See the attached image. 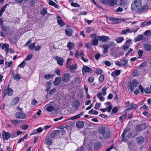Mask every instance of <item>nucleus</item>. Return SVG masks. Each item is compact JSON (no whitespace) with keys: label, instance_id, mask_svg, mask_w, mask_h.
I'll use <instances>...</instances> for the list:
<instances>
[{"label":"nucleus","instance_id":"obj_1","mask_svg":"<svg viewBox=\"0 0 151 151\" xmlns=\"http://www.w3.org/2000/svg\"><path fill=\"white\" fill-rule=\"evenodd\" d=\"M98 129L100 137L101 139H102L103 138L105 139L110 137V131L109 128L100 127Z\"/></svg>","mask_w":151,"mask_h":151},{"label":"nucleus","instance_id":"obj_2","mask_svg":"<svg viewBox=\"0 0 151 151\" xmlns=\"http://www.w3.org/2000/svg\"><path fill=\"white\" fill-rule=\"evenodd\" d=\"M132 133L130 132V129L128 128L124 129L122 135V140L126 142L127 138L130 137Z\"/></svg>","mask_w":151,"mask_h":151},{"label":"nucleus","instance_id":"obj_3","mask_svg":"<svg viewBox=\"0 0 151 151\" xmlns=\"http://www.w3.org/2000/svg\"><path fill=\"white\" fill-rule=\"evenodd\" d=\"M142 1L141 0H135L132 2L131 5V10L132 11H134L139 7L142 5Z\"/></svg>","mask_w":151,"mask_h":151},{"label":"nucleus","instance_id":"obj_4","mask_svg":"<svg viewBox=\"0 0 151 151\" xmlns=\"http://www.w3.org/2000/svg\"><path fill=\"white\" fill-rule=\"evenodd\" d=\"M13 93V90L10 88L9 86L6 85L5 87L4 91V94L3 96L4 97L7 95L8 96H10L12 95Z\"/></svg>","mask_w":151,"mask_h":151},{"label":"nucleus","instance_id":"obj_5","mask_svg":"<svg viewBox=\"0 0 151 151\" xmlns=\"http://www.w3.org/2000/svg\"><path fill=\"white\" fill-rule=\"evenodd\" d=\"M15 116L17 118L20 119H24L27 116L25 114L23 113L22 112H18L16 113Z\"/></svg>","mask_w":151,"mask_h":151},{"label":"nucleus","instance_id":"obj_6","mask_svg":"<svg viewBox=\"0 0 151 151\" xmlns=\"http://www.w3.org/2000/svg\"><path fill=\"white\" fill-rule=\"evenodd\" d=\"M148 8L149 6L147 5H143L140 8L137 10V12L141 14L147 11Z\"/></svg>","mask_w":151,"mask_h":151},{"label":"nucleus","instance_id":"obj_7","mask_svg":"<svg viewBox=\"0 0 151 151\" xmlns=\"http://www.w3.org/2000/svg\"><path fill=\"white\" fill-rule=\"evenodd\" d=\"M109 20L113 24H117L120 22L121 20L119 18L115 17H110L109 18Z\"/></svg>","mask_w":151,"mask_h":151},{"label":"nucleus","instance_id":"obj_8","mask_svg":"<svg viewBox=\"0 0 151 151\" xmlns=\"http://www.w3.org/2000/svg\"><path fill=\"white\" fill-rule=\"evenodd\" d=\"M129 104L130 102L129 101L125 103L126 105H127V109L129 110L135 109L137 107V104Z\"/></svg>","mask_w":151,"mask_h":151},{"label":"nucleus","instance_id":"obj_9","mask_svg":"<svg viewBox=\"0 0 151 151\" xmlns=\"http://www.w3.org/2000/svg\"><path fill=\"white\" fill-rule=\"evenodd\" d=\"M70 76L68 73H64L62 77L63 81L65 82H68L70 80Z\"/></svg>","mask_w":151,"mask_h":151},{"label":"nucleus","instance_id":"obj_10","mask_svg":"<svg viewBox=\"0 0 151 151\" xmlns=\"http://www.w3.org/2000/svg\"><path fill=\"white\" fill-rule=\"evenodd\" d=\"M80 55L81 56V59L85 62H86L88 61V60L84 58V54L83 51H81L79 53H76L75 54V56L77 58H78Z\"/></svg>","mask_w":151,"mask_h":151},{"label":"nucleus","instance_id":"obj_11","mask_svg":"<svg viewBox=\"0 0 151 151\" xmlns=\"http://www.w3.org/2000/svg\"><path fill=\"white\" fill-rule=\"evenodd\" d=\"M55 59L57 60V63L59 65H63V59L62 58L58 56H56L55 57Z\"/></svg>","mask_w":151,"mask_h":151},{"label":"nucleus","instance_id":"obj_12","mask_svg":"<svg viewBox=\"0 0 151 151\" xmlns=\"http://www.w3.org/2000/svg\"><path fill=\"white\" fill-rule=\"evenodd\" d=\"M145 40V38L142 35L140 34L139 35L135 37L134 39V42H137L141 40Z\"/></svg>","mask_w":151,"mask_h":151},{"label":"nucleus","instance_id":"obj_13","mask_svg":"<svg viewBox=\"0 0 151 151\" xmlns=\"http://www.w3.org/2000/svg\"><path fill=\"white\" fill-rule=\"evenodd\" d=\"M2 136L4 140H8L10 137V134L9 132L4 131L2 134Z\"/></svg>","mask_w":151,"mask_h":151},{"label":"nucleus","instance_id":"obj_14","mask_svg":"<svg viewBox=\"0 0 151 151\" xmlns=\"http://www.w3.org/2000/svg\"><path fill=\"white\" fill-rule=\"evenodd\" d=\"M19 100V98L18 97H15L11 101L10 104L12 106H14L16 105L18 103Z\"/></svg>","mask_w":151,"mask_h":151},{"label":"nucleus","instance_id":"obj_15","mask_svg":"<svg viewBox=\"0 0 151 151\" xmlns=\"http://www.w3.org/2000/svg\"><path fill=\"white\" fill-rule=\"evenodd\" d=\"M57 18L58 19L57 22L58 25H59L60 27H63L64 26L65 24L63 21L62 18L60 16H58Z\"/></svg>","mask_w":151,"mask_h":151},{"label":"nucleus","instance_id":"obj_16","mask_svg":"<svg viewBox=\"0 0 151 151\" xmlns=\"http://www.w3.org/2000/svg\"><path fill=\"white\" fill-rule=\"evenodd\" d=\"M121 71V70H116L111 73V75L114 78H116L115 76L119 75L120 74Z\"/></svg>","mask_w":151,"mask_h":151},{"label":"nucleus","instance_id":"obj_17","mask_svg":"<svg viewBox=\"0 0 151 151\" xmlns=\"http://www.w3.org/2000/svg\"><path fill=\"white\" fill-rule=\"evenodd\" d=\"M76 126L77 128H82L84 126V122L82 121H78L76 123Z\"/></svg>","mask_w":151,"mask_h":151},{"label":"nucleus","instance_id":"obj_18","mask_svg":"<svg viewBox=\"0 0 151 151\" xmlns=\"http://www.w3.org/2000/svg\"><path fill=\"white\" fill-rule=\"evenodd\" d=\"M97 37H99V41H101L104 42H106L108 39V37L105 36H97Z\"/></svg>","mask_w":151,"mask_h":151},{"label":"nucleus","instance_id":"obj_19","mask_svg":"<svg viewBox=\"0 0 151 151\" xmlns=\"http://www.w3.org/2000/svg\"><path fill=\"white\" fill-rule=\"evenodd\" d=\"M116 0H108L107 3L109 6L113 7L116 4Z\"/></svg>","mask_w":151,"mask_h":151},{"label":"nucleus","instance_id":"obj_20","mask_svg":"<svg viewBox=\"0 0 151 151\" xmlns=\"http://www.w3.org/2000/svg\"><path fill=\"white\" fill-rule=\"evenodd\" d=\"M92 69L88 67H83L82 69V72L83 74L89 72Z\"/></svg>","mask_w":151,"mask_h":151},{"label":"nucleus","instance_id":"obj_21","mask_svg":"<svg viewBox=\"0 0 151 151\" xmlns=\"http://www.w3.org/2000/svg\"><path fill=\"white\" fill-rule=\"evenodd\" d=\"M61 81L60 77H56L54 82V85L55 86H58Z\"/></svg>","mask_w":151,"mask_h":151},{"label":"nucleus","instance_id":"obj_22","mask_svg":"<svg viewBox=\"0 0 151 151\" xmlns=\"http://www.w3.org/2000/svg\"><path fill=\"white\" fill-rule=\"evenodd\" d=\"M145 49L147 51H150L151 50V45L149 43H145L143 45Z\"/></svg>","mask_w":151,"mask_h":151},{"label":"nucleus","instance_id":"obj_23","mask_svg":"<svg viewBox=\"0 0 151 151\" xmlns=\"http://www.w3.org/2000/svg\"><path fill=\"white\" fill-rule=\"evenodd\" d=\"M65 32L67 35L70 36L72 35L73 32V30L70 28H68L65 30Z\"/></svg>","mask_w":151,"mask_h":151},{"label":"nucleus","instance_id":"obj_24","mask_svg":"<svg viewBox=\"0 0 151 151\" xmlns=\"http://www.w3.org/2000/svg\"><path fill=\"white\" fill-rule=\"evenodd\" d=\"M60 132L59 130H55L52 132L50 134V137L51 138H54L56 136L57 133H59Z\"/></svg>","mask_w":151,"mask_h":151},{"label":"nucleus","instance_id":"obj_25","mask_svg":"<svg viewBox=\"0 0 151 151\" xmlns=\"http://www.w3.org/2000/svg\"><path fill=\"white\" fill-rule=\"evenodd\" d=\"M137 143L141 145L144 142V139L142 137H139L137 138Z\"/></svg>","mask_w":151,"mask_h":151},{"label":"nucleus","instance_id":"obj_26","mask_svg":"<svg viewBox=\"0 0 151 151\" xmlns=\"http://www.w3.org/2000/svg\"><path fill=\"white\" fill-rule=\"evenodd\" d=\"M67 47L70 50H71L74 47V44L73 42L69 41L68 43Z\"/></svg>","mask_w":151,"mask_h":151},{"label":"nucleus","instance_id":"obj_27","mask_svg":"<svg viewBox=\"0 0 151 151\" xmlns=\"http://www.w3.org/2000/svg\"><path fill=\"white\" fill-rule=\"evenodd\" d=\"M100 91H98L97 93V97L99 99L100 101H103L104 100V98L103 97Z\"/></svg>","mask_w":151,"mask_h":151},{"label":"nucleus","instance_id":"obj_28","mask_svg":"<svg viewBox=\"0 0 151 151\" xmlns=\"http://www.w3.org/2000/svg\"><path fill=\"white\" fill-rule=\"evenodd\" d=\"M48 4L49 5L53 6L56 8L58 9H59V8L58 5L55 2L51 0H50L49 1Z\"/></svg>","mask_w":151,"mask_h":151},{"label":"nucleus","instance_id":"obj_29","mask_svg":"<svg viewBox=\"0 0 151 151\" xmlns=\"http://www.w3.org/2000/svg\"><path fill=\"white\" fill-rule=\"evenodd\" d=\"M13 79L16 80L17 81H18L21 78L19 75L17 74H15L13 75Z\"/></svg>","mask_w":151,"mask_h":151},{"label":"nucleus","instance_id":"obj_30","mask_svg":"<svg viewBox=\"0 0 151 151\" xmlns=\"http://www.w3.org/2000/svg\"><path fill=\"white\" fill-rule=\"evenodd\" d=\"M98 40H99V37H97L95 38V39H93L92 44L94 46L97 45L99 42Z\"/></svg>","mask_w":151,"mask_h":151},{"label":"nucleus","instance_id":"obj_31","mask_svg":"<svg viewBox=\"0 0 151 151\" xmlns=\"http://www.w3.org/2000/svg\"><path fill=\"white\" fill-rule=\"evenodd\" d=\"M127 0H119V5L122 7H124L126 5Z\"/></svg>","mask_w":151,"mask_h":151},{"label":"nucleus","instance_id":"obj_32","mask_svg":"<svg viewBox=\"0 0 151 151\" xmlns=\"http://www.w3.org/2000/svg\"><path fill=\"white\" fill-rule=\"evenodd\" d=\"M124 40L123 37H119L115 39V41L118 43L121 42Z\"/></svg>","mask_w":151,"mask_h":151},{"label":"nucleus","instance_id":"obj_33","mask_svg":"<svg viewBox=\"0 0 151 151\" xmlns=\"http://www.w3.org/2000/svg\"><path fill=\"white\" fill-rule=\"evenodd\" d=\"M88 114L94 115H97L98 114V112L92 109L89 111Z\"/></svg>","mask_w":151,"mask_h":151},{"label":"nucleus","instance_id":"obj_34","mask_svg":"<svg viewBox=\"0 0 151 151\" xmlns=\"http://www.w3.org/2000/svg\"><path fill=\"white\" fill-rule=\"evenodd\" d=\"M107 88H106L105 87L103 88L101 90V94L103 96H105L106 94V90Z\"/></svg>","mask_w":151,"mask_h":151},{"label":"nucleus","instance_id":"obj_35","mask_svg":"<svg viewBox=\"0 0 151 151\" xmlns=\"http://www.w3.org/2000/svg\"><path fill=\"white\" fill-rule=\"evenodd\" d=\"M138 82L137 80H133L132 81V84L134 87H137L138 86Z\"/></svg>","mask_w":151,"mask_h":151},{"label":"nucleus","instance_id":"obj_36","mask_svg":"<svg viewBox=\"0 0 151 151\" xmlns=\"http://www.w3.org/2000/svg\"><path fill=\"white\" fill-rule=\"evenodd\" d=\"M9 44L4 43L2 46L1 48L3 50H4V48H5L6 50H9Z\"/></svg>","mask_w":151,"mask_h":151},{"label":"nucleus","instance_id":"obj_37","mask_svg":"<svg viewBox=\"0 0 151 151\" xmlns=\"http://www.w3.org/2000/svg\"><path fill=\"white\" fill-rule=\"evenodd\" d=\"M102 47L104 49V50L103 51V52L106 53L108 52V48L109 46L107 45H103Z\"/></svg>","mask_w":151,"mask_h":151},{"label":"nucleus","instance_id":"obj_38","mask_svg":"<svg viewBox=\"0 0 151 151\" xmlns=\"http://www.w3.org/2000/svg\"><path fill=\"white\" fill-rule=\"evenodd\" d=\"M47 13V9L45 8H44L40 12V14L43 16L45 15Z\"/></svg>","mask_w":151,"mask_h":151},{"label":"nucleus","instance_id":"obj_39","mask_svg":"<svg viewBox=\"0 0 151 151\" xmlns=\"http://www.w3.org/2000/svg\"><path fill=\"white\" fill-rule=\"evenodd\" d=\"M53 76V75L50 74H46L44 76V78L48 80L50 79Z\"/></svg>","mask_w":151,"mask_h":151},{"label":"nucleus","instance_id":"obj_40","mask_svg":"<svg viewBox=\"0 0 151 151\" xmlns=\"http://www.w3.org/2000/svg\"><path fill=\"white\" fill-rule=\"evenodd\" d=\"M74 106L75 107H78L80 104V101L79 100H76L74 102Z\"/></svg>","mask_w":151,"mask_h":151},{"label":"nucleus","instance_id":"obj_41","mask_svg":"<svg viewBox=\"0 0 151 151\" xmlns=\"http://www.w3.org/2000/svg\"><path fill=\"white\" fill-rule=\"evenodd\" d=\"M127 115L126 114L122 116H121L119 117V120L120 121H123L125 120L126 119Z\"/></svg>","mask_w":151,"mask_h":151},{"label":"nucleus","instance_id":"obj_42","mask_svg":"<svg viewBox=\"0 0 151 151\" xmlns=\"http://www.w3.org/2000/svg\"><path fill=\"white\" fill-rule=\"evenodd\" d=\"M85 46L87 49H91L92 47V44L89 42H87L85 44Z\"/></svg>","mask_w":151,"mask_h":151},{"label":"nucleus","instance_id":"obj_43","mask_svg":"<svg viewBox=\"0 0 151 151\" xmlns=\"http://www.w3.org/2000/svg\"><path fill=\"white\" fill-rule=\"evenodd\" d=\"M35 43H33L30 44L29 46V48L31 50H33L35 49Z\"/></svg>","mask_w":151,"mask_h":151},{"label":"nucleus","instance_id":"obj_44","mask_svg":"<svg viewBox=\"0 0 151 151\" xmlns=\"http://www.w3.org/2000/svg\"><path fill=\"white\" fill-rule=\"evenodd\" d=\"M46 109L48 111L51 112L54 109V108L52 106H49L47 107Z\"/></svg>","mask_w":151,"mask_h":151},{"label":"nucleus","instance_id":"obj_45","mask_svg":"<svg viewBox=\"0 0 151 151\" xmlns=\"http://www.w3.org/2000/svg\"><path fill=\"white\" fill-rule=\"evenodd\" d=\"M129 45H126L124 44L123 46V50L125 51H126L128 49Z\"/></svg>","mask_w":151,"mask_h":151},{"label":"nucleus","instance_id":"obj_46","mask_svg":"<svg viewBox=\"0 0 151 151\" xmlns=\"http://www.w3.org/2000/svg\"><path fill=\"white\" fill-rule=\"evenodd\" d=\"M144 91L146 93L149 94L151 93V89L149 88H147L145 89Z\"/></svg>","mask_w":151,"mask_h":151},{"label":"nucleus","instance_id":"obj_47","mask_svg":"<svg viewBox=\"0 0 151 151\" xmlns=\"http://www.w3.org/2000/svg\"><path fill=\"white\" fill-rule=\"evenodd\" d=\"M11 122L15 126L17 125L19 122L18 120L14 119L12 120L11 121Z\"/></svg>","mask_w":151,"mask_h":151},{"label":"nucleus","instance_id":"obj_48","mask_svg":"<svg viewBox=\"0 0 151 151\" xmlns=\"http://www.w3.org/2000/svg\"><path fill=\"white\" fill-rule=\"evenodd\" d=\"M6 9L5 6H3L0 10V17H1L3 13L4 12Z\"/></svg>","mask_w":151,"mask_h":151},{"label":"nucleus","instance_id":"obj_49","mask_svg":"<svg viewBox=\"0 0 151 151\" xmlns=\"http://www.w3.org/2000/svg\"><path fill=\"white\" fill-rule=\"evenodd\" d=\"M128 62V61L127 60H125L123 59L122 61V63H121V65L123 66H125Z\"/></svg>","mask_w":151,"mask_h":151},{"label":"nucleus","instance_id":"obj_50","mask_svg":"<svg viewBox=\"0 0 151 151\" xmlns=\"http://www.w3.org/2000/svg\"><path fill=\"white\" fill-rule=\"evenodd\" d=\"M46 143L48 145H51L52 142L49 138L47 139L46 140Z\"/></svg>","mask_w":151,"mask_h":151},{"label":"nucleus","instance_id":"obj_51","mask_svg":"<svg viewBox=\"0 0 151 151\" xmlns=\"http://www.w3.org/2000/svg\"><path fill=\"white\" fill-rule=\"evenodd\" d=\"M1 28L2 29L3 31L6 32L8 30V27L7 26H5V25H3L1 26Z\"/></svg>","mask_w":151,"mask_h":151},{"label":"nucleus","instance_id":"obj_52","mask_svg":"<svg viewBox=\"0 0 151 151\" xmlns=\"http://www.w3.org/2000/svg\"><path fill=\"white\" fill-rule=\"evenodd\" d=\"M102 70L100 69H96L95 70V73L98 74H101L102 73Z\"/></svg>","mask_w":151,"mask_h":151},{"label":"nucleus","instance_id":"obj_53","mask_svg":"<svg viewBox=\"0 0 151 151\" xmlns=\"http://www.w3.org/2000/svg\"><path fill=\"white\" fill-rule=\"evenodd\" d=\"M104 80V76L103 74H101L99 78V80L100 82H102Z\"/></svg>","mask_w":151,"mask_h":151},{"label":"nucleus","instance_id":"obj_54","mask_svg":"<svg viewBox=\"0 0 151 151\" xmlns=\"http://www.w3.org/2000/svg\"><path fill=\"white\" fill-rule=\"evenodd\" d=\"M133 50L131 48H130L128 52L126 53L125 54V56H127L129 54H131V53L133 51Z\"/></svg>","mask_w":151,"mask_h":151},{"label":"nucleus","instance_id":"obj_55","mask_svg":"<svg viewBox=\"0 0 151 151\" xmlns=\"http://www.w3.org/2000/svg\"><path fill=\"white\" fill-rule=\"evenodd\" d=\"M143 51L140 50H139L138 52V54L139 56L138 58H140L141 57L143 54Z\"/></svg>","mask_w":151,"mask_h":151},{"label":"nucleus","instance_id":"obj_56","mask_svg":"<svg viewBox=\"0 0 151 151\" xmlns=\"http://www.w3.org/2000/svg\"><path fill=\"white\" fill-rule=\"evenodd\" d=\"M32 55L31 54H30L28 55L26 58L25 60H30L32 58Z\"/></svg>","mask_w":151,"mask_h":151},{"label":"nucleus","instance_id":"obj_57","mask_svg":"<svg viewBox=\"0 0 151 151\" xmlns=\"http://www.w3.org/2000/svg\"><path fill=\"white\" fill-rule=\"evenodd\" d=\"M29 126L28 125L26 124L25 125H22L21 127V128L24 130L27 129L28 127Z\"/></svg>","mask_w":151,"mask_h":151},{"label":"nucleus","instance_id":"obj_58","mask_svg":"<svg viewBox=\"0 0 151 151\" xmlns=\"http://www.w3.org/2000/svg\"><path fill=\"white\" fill-rule=\"evenodd\" d=\"M71 5L72 6H73L75 7H80L79 4H78L77 3H75L72 2L71 3Z\"/></svg>","mask_w":151,"mask_h":151},{"label":"nucleus","instance_id":"obj_59","mask_svg":"<svg viewBox=\"0 0 151 151\" xmlns=\"http://www.w3.org/2000/svg\"><path fill=\"white\" fill-rule=\"evenodd\" d=\"M72 73H74L73 70H76L77 69L76 67H69Z\"/></svg>","mask_w":151,"mask_h":151},{"label":"nucleus","instance_id":"obj_60","mask_svg":"<svg viewBox=\"0 0 151 151\" xmlns=\"http://www.w3.org/2000/svg\"><path fill=\"white\" fill-rule=\"evenodd\" d=\"M142 114L147 117H149L150 116V114L147 111H145L143 112Z\"/></svg>","mask_w":151,"mask_h":151},{"label":"nucleus","instance_id":"obj_61","mask_svg":"<svg viewBox=\"0 0 151 151\" xmlns=\"http://www.w3.org/2000/svg\"><path fill=\"white\" fill-rule=\"evenodd\" d=\"M94 78L93 77H90L88 79V81L90 83H92L93 82Z\"/></svg>","mask_w":151,"mask_h":151},{"label":"nucleus","instance_id":"obj_62","mask_svg":"<svg viewBox=\"0 0 151 151\" xmlns=\"http://www.w3.org/2000/svg\"><path fill=\"white\" fill-rule=\"evenodd\" d=\"M16 133V134H14L15 137H17L19 135L22 134V132L19 130H17Z\"/></svg>","mask_w":151,"mask_h":151},{"label":"nucleus","instance_id":"obj_63","mask_svg":"<svg viewBox=\"0 0 151 151\" xmlns=\"http://www.w3.org/2000/svg\"><path fill=\"white\" fill-rule=\"evenodd\" d=\"M118 111V109L117 108L114 107L112 109V112L114 113H116Z\"/></svg>","mask_w":151,"mask_h":151},{"label":"nucleus","instance_id":"obj_64","mask_svg":"<svg viewBox=\"0 0 151 151\" xmlns=\"http://www.w3.org/2000/svg\"><path fill=\"white\" fill-rule=\"evenodd\" d=\"M100 105L99 104L96 103L94 109H98L99 108Z\"/></svg>","mask_w":151,"mask_h":151}]
</instances>
